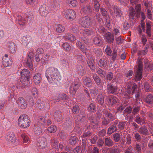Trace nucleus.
<instances>
[{"instance_id": "obj_31", "label": "nucleus", "mask_w": 153, "mask_h": 153, "mask_svg": "<svg viewBox=\"0 0 153 153\" xmlns=\"http://www.w3.org/2000/svg\"><path fill=\"white\" fill-rule=\"evenodd\" d=\"M98 65L101 67H105L107 65V61L105 59H101L99 61Z\"/></svg>"}, {"instance_id": "obj_35", "label": "nucleus", "mask_w": 153, "mask_h": 153, "mask_svg": "<svg viewBox=\"0 0 153 153\" xmlns=\"http://www.w3.org/2000/svg\"><path fill=\"white\" fill-rule=\"evenodd\" d=\"M117 129L116 124H114L113 126H111L110 127L108 128L107 133L111 134V133L116 131Z\"/></svg>"}, {"instance_id": "obj_64", "label": "nucleus", "mask_w": 153, "mask_h": 153, "mask_svg": "<svg viewBox=\"0 0 153 153\" xmlns=\"http://www.w3.org/2000/svg\"><path fill=\"white\" fill-rule=\"evenodd\" d=\"M59 98H60V99L65 100L67 99L68 98L67 96H66L65 94H62L60 95H59Z\"/></svg>"}, {"instance_id": "obj_14", "label": "nucleus", "mask_w": 153, "mask_h": 153, "mask_svg": "<svg viewBox=\"0 0 153 153\" xmlns=\"http://www.w3.org/2000/svg\"><path fill=\"white\" fill-rule=\"evenodd\" d=\"M17 102L18 104L19 107L22 109H25L26 108L27 105V101L23 97L19 98Z\"/></svg>"}, {"instance_id": "obj_19", "label": "nucleus", "mask_w": 153, "mask_h": 153, "mask_svg": "<svg viewBox=\"0 0 153 153\" xmlns=\"http://www.w3.org/2000/svg\"><path fill=\"white\" fill-rule=\"evenodd\" d=\"M83 83L87 87H91L92 85V82L90 78L84 76L83 77Z\"/></svg>"}, {"instance_id": "obj_12", "label": "nucleus", "mask_w": 153, "mask_h": 153, "mask_svg": "<svg viewBox=\"0 0 153 153\" xmlns=\"http://www.w3.org/2000/svg\"><path fill=\"white\" fill-rule=\"evenodd\" d=\"M7 49L9 52L13 54L15 53L17 47L16 44L12 41H10L8 43Z\"/></svg>"}, {"instance_id": "obj_33", "label": "nucleus", "mask_w": 153, "mask_h": 153, "mask_svg": "<svg viewBox=\"0 0 153 153\" xmlns=\"http://www.w3.org/2000/svg\"><path fill=\"white\" fill-rule=\"evenodd\" d=\"M56 31L59 33L63 32L65 30V28L61 25L59 24L57 25L56 27Z\"/></svg>"}, {"instance_id": "obj_49", "label": "nucleus", "mask_w": 153, "mask_h": 153, "mask_svg": "<svg viewBox=\"0 0 153 153\" xmlns=\"http://www.w3.org/2000/svg\"><path fill=\"white\" fill-rule=\"evenodd\" d=\"M87 63L89 66L90 67L91 69L93 70H95V68L94 66L92 61H90V60L88 59L87 61Z\"/></svg>"}, {"instance_id": "obj_6", "label": "nucleus", "mask_w": 153, "mask_h": 153, "mask_svg": "<svg viewBox=\"0 0 153 153\" xmlns=\"http://www.w3.org/2000/svg\"><path fill=\"white\" fill-rule=\"evenodd\" d=\"M140 4H137L135 6V9H134L133 7H130L129 10V16L130 18L136 16L138 17L140 15Z\"/></svg>"}, {"instance_id": "obj_63", "label": "nucleus", "mask_w": 153, "mask_h": 153, "mask_svg": "<svg viewBox=\"0 0 153 153\" xmlns=\"http://www.w3.org/2000/svg\"><path fill=\"white\" fill-rule=\"evenodd\" d=\"M117 50H114L113 53H112V58L113 60H114L115 59L117 56Z\"/></svg>"}, {"instance_id": "obj_4", "label": "nucleus", "mask_w": 153, "mask_h": 153, "mask_svg": "<svg viewBox=\"0 0 153 153\" xmlns=\"http://www.w3.org/2000/svg\"><path fill=\"white\" fill-rule=\"evenodd\" d=\"M18 124L20 127L25 128L30 126V123L27 116L21 115L18 120Z\"/></svg>"}, {"instance_id": "obj_29", "label": "nucleus", "mask_w": 153, "mask_h": 153, "mask_svg": "<svg viewBox=\"0 0 153 153\" xmlns=\"http://www.w3.org/2000/svg\"><path fill=\"white\" fill-rule=\"evenodd\" d=\"M151 22H149L146 23V33L148 36H151Z\"/></svg>"}, {"instance_id": "obj_60", "label": "nucleus", "mask_w": 153, "mask_h": 153, "mask_svg": "<svg viewBox=\"0 0 153 153\" xmlns=\"http://www.w3.org/2000/svg\"><path fill=\"white\" fill-rule=\"evenodd\" d=\"M105 51L107 55H110L111 53V48L109 46H107L105 50Z\"/></svg>"}, {"instance_id": "obj_48", "label": "nucleus", "mask_w": 153, "mask_h": 153, "mask_svg": "<svg viewBox=\"0 0 153 153\" xmlns=\"http://www.w3.org/2000/svg\"><path fill=\"white\" fill-rule=\"evenodd\" d=\"M97 73L100 76L105 77V71L100 68L98 69L97 71Z\"/></svg>"}, {"instance_id": "obj_18", "label": "nucleus", "mask_w": 153, "mask_h": 153, "mask_svg": "<svg viewBox=\"0 0 153 153\" xmlns=\"http://www.w3.org/2000/svg\"><path fill=\"white\" fill-rule=\"evenodd\" d=\"M76 44L77 47L79 48L81 51H82L83 52L85 53L86 55L88 56V51L86 48L85 47V45H82L81 42H80L79 41H77Z\"/></svg>"}, {"instance_id": "obj_32", "label": "nucleus", "mask_w": 153, "mask_h": 153, "mask_svg": "<svg viewBox=\"0 0 153 153\" xmlns=\"http://www.w3.org/2000/svg\"><path fill=\"white\" fill-rule=\"evenodd\" d=\"M21 137L23 143H28L30 141V138L28 135L25 133H23L21 135Z\"/></svg>"}, {"instance_id": "obj_22", "label": "nucleus", "mask_w": 153, "mask_h": 153, "mask_svg": "<svg viewBox=\"0 0 153 153\" xmlns=\"http://www.w3.org/2000/svg\"><path fill=\"white\" fill-rule=\"evenodd\" d=\"M63 37L64 39L69 40L71 41H74L76 39L75 36L69 33H65L63 36Z\"/></svg>"}, {"instance_id": "obj_52", "label": "nucleus", "mask_w": 153, "mask_h": 153, "mask_svg": "<svg viewBox=\"0 0 153 153\" xmlns=\"http://www.w3.org/2000/svg\"><path fill=\"white\" fill-rule=\"evenodd\" d=\"M51 142L53 146H55V147H58V143L59 141L57 140L55 138H53L51 139Z\"/></svg>"}, {"instance_id": "obj_10", "label": "nucleus", "mask_w": 153, "mask_h": 153, "mask_svg": "<svg viewBox=\"0 0 153 153\" xmlns=\"http://www.w3.org/2000/svg\"><path fill=\"white\" fill-rule=\"evenodd\" d=\"M79 23L83 27H88L91 23L90 18L88 16L82 17L80 19Z\"/></svg>"}, {"instance_id": "obj_38", "label": "nucleus", "mask_w": 153, "mask_h": 153, "mask_svg": "<svg viewBox=\"0 0 153 153\" xmlns=\"http://www.w3.org/2000/svg\"><path fill=\"white\" fill-rule=\"evenodd\" d=\"M93 78L96 83L97 85H100L101 84V80L99 76L96 74H94L93 75Z\"/></svg>"}, {"instance_id": "obj_15", "label": "nucleus", "mask_w": 153, "mask_h": 153, "mask_svg": "<svg viewBox=\"0 0 153 153\" xmlns=\"http://www.w3.org/2000/svg\"><path fill=\"white\" fill-rule=\"evenodd\" d=\"M42 80V77L40 73H36L33 75V81L36 85H38L40 83Z\"/></svg>"}, {"instance_id": "obj_1", "label": "nucleus", "mask_w": 153, "mask_h": 153, "mask_svg": "<svg viewBox=\"0 0 153 153\" xmlns=\"http://www.w3.org/2000/svg\"><path fill=\"white\" fill-rule=\"evenodd\" d=\"M46 76L49 83L52 84H56L61 79L57 71L53 68H49L46 71Z\"/></svg>"}, {"instance_id": "obj_25", "label": "nucleus", "mask_w": 153, "mask_h": 153, "mask_svg": "<svg viewBox=\"0 0 153 153\" xmlns=\"http://www.w3.org/2000/svg\"><path fill=\"white\" fill-rule=\"evenodd\" d=\"M38 91L37 89L36 88H31L29 92V94L32 97H36L37 96Z\"/></svg>"}, {"instance_id": "obj_27", "label": "nucleus", "mask_w": 153, "mask_h": 153, "mask_svg": "<svg viewBox=\"0 0 153 153\" xmlns=\"http://www.w3.org/2000/svg\"><path fill=\"white\" fill-rule=\"evenodd\" d=\"M93 41L95 45L97 46L101 45L102 44V40L100 37H95L93 39Z\"/></svg>"}, {"instance_id": "obj_43", "label": "nucleus", "mask_w": 153, "mask_h": 153, "mask_svg": "<svg viewBox=\"0 0 153 153\" xmlns=\"http://www.w3.org/2000/svg\"><path fill=\"white\" fill-rule=\"evenodd\" d=\"M67 3L72 7H75L76 5L77 1L76 0H68Z\"/></svg>"}, {"instance_id": "obj_47", "label": "nucleus", "mask_w": 153, "mask_h": 153, "mask_svg": "<svg viewBox=\"0 0 153 153\" xmlns=\"http://www.w3.org/2000/svg\"><path fill=\"white\" fill-rule=\"evenodd\" d=\"M83 34L84 36H85L86 35H90L91 34L93 33V32L92 31L90 30L88 28H86L85 29L83 30Z\"/></svg>"}, {"instance_id": "obj_26", "label": "nucleus", "mask_w": 153, "mask_h": 153, "mask_svg": "<svg viewBox=\"0 0 153 153\" xmlns=\"http://www.w3.org/2000/svg\"><path fill=\"white\" fill-rule=\"evenodd\" d=\"M107 89L108 90V93H114L116 91L117 88L116 87L112 86L111 84H108L107 85Z\"/></svg>"}, {"instance_id": "obj_53", "label": "nucleus", "mask_w": 153, "mask_h": 153, "mask_svg": "<svg viewBox=\"0 0 153 153\" xmlns=\"http://www.w3.org/2000/svg\"><path fill=\"white\" fill-rule=\"evenodd\" d=\"M104 114H105L106 117H108V118H110V119L113 120L115 118V116H114L113 115H112V114H111V113H108V112H107L105 111L104 112Z\"/></svg>"}, {"instance_id": "obj_50", "label": "nucleus", "mask_w": 153, "mask_h": 153, "mask_svg": "<svg viewBox=\"0 0 153 153\" xmlns=\"http://www.w3.org/2000/svg\"><path fill=\"white\" fill-rule=\"evenodd\" d=\"M105 143L108 146H111L113 142L110 138H107L105 139Z\"/></svg>"}, {"instance_id": "obj_3", "label": "nucleus", "mask_w": 153, "mask_h": 153, "mask_svg": "<svg viewBox=\"0 0 153 153\" xmlns=\"http://www.w3.org/2000/svg\"><path fill=\"white\" fill-rule=\"evenodd\" d=\"M135 67L137 71L135 74V80L138 81L140 80L142 77L143 64L142 59L139 58L137 60Z\"/></svg>"}, {"instance_id": "obj_56", "label": "nucleus", "mask_w": 153, "mask_h": 153, "mask_svg": "<svg viewBox=\"0 0 153 153\" xmlns=\"http://www.w3.org/2000/svg\"><path fill=\"white\" fill-rule=\"evenodd\" d=\"M146 70L149 71L152 70L153 69V65L152 63L149 64H147L146 65Z\"/></svg>"}, {"instance_id": "obj_17", "label": "nucleus", "mask_w": 153, "mask_h": 153, "mask_svg": "<svg viewBox=\"0 0 153 153\" xmlns=\"http://www.w3.org/2000/svg\"><path fill=\"white\" fill-rule=\"evenodd\" d=\"M104 38L107 42L111 43L113 42L114 39V35L109 32H107L106 33Z\"/></svg>"}, {"instance_id": "obj_54", "label": "nucleus", "mask_w": 153, "mask_h": 153, "mask_svg": "<svg viewBox=\"0 0 153 153\" xmlns=\"http://www.w3.org/2000/svg\"><path fill=\"white\" fill-rule=\"evenodd\" d=\"M95 106L94 104L91 103L90 104L88 107V109L91 111L94 112L95 110Z\"/></svg>"}, {"instance_id": "obj_9", "label": "nucleus", "mask_w": 153, "mask_h": 153, "mask_svg": "<svg viewBox=\"0 0 153 153\" xmlns=\"http://www.w3.org/2000/svg\"><path fill=\"white\" fill-rule=\"evenodd\" d=\"M34 55V53L33 51H31L28 54V56L26 62L27 65L31 70H33V66L32 61Z\"/></svg>"}, {"instance_id": "obj_5", "label": "nucleus", "mask_w": 153, "mask_h": 153, "mask_svg": "<svg viewBox=\"0 0 153 153\" xmlns=\"http://www.w3.org/2000/svg\"><path fill=\"white\" fill-rule=\"evenodd\" d=\"M20 81L25 85H27L30 78V72L27 69H24L20 72Z\"/></svg>"}, {"instance_id": "obj_21", "label": "nucleus", "mask_w": 153, "mask_h": 153, "mask_svg": "<svg viewBox=\"0 0 153 153\" xmlns=\"http://www.w3.org/2000/svg\"><path fill=\"white\" fill-rule=\"evenodd\" d=\"M39 12L41 16L44 17H46L48 13V8H46L45 6L40 7Z\"/></svg>"}, {"instance_id": "obj_13", "label": "nucleus", "mask_w": 153, "mask_h": 153, "mask_svg": "<svg viewBox=\"0 0 153 153\" xmlns=\"http://www.w3.org/2000/svg\"><path fill=\"white\" fill-rule=\"evenodd\" d=\"M49 101L48 100H46L45 101L38 100L36 101V105L39 109H41L44 108L46 105H49Z\"/></svg>"}, {"instance_id": "obj_7", "label": "nucleus", "mask_w": 153, "mask_h": 153, "mask_svg": "<svg viewBox=\"0 0 153 153\" xmlns=\"http://www.w3.org/2000/svg\"><path fill=\"white\" fill-rule=\"evenodd\" d=\"M8 144L10 146L16 144V137L13 133H8L5 137Z\"/></svg>"}, {"instance_id": "obj_61", "label": "nucleus", "mask_w": 153, "mask_h": 153, "mask_svg": "<svg viewBox=\"0 0 153 153\" xmlns=\"http://www.w3.org/2000/svg\"><path fill=\"white\" fill-rule=\"evenodd\" d=\"M133 73V71L130 70L126 73L125 75L127 77H130L131 76H132Z\"/></svg>"}, {"instance_id": "obj_34", "label": "nucleus", "mask_w": 153, "mask_h": 153, "mask_svg": "<svg viewBox=\"0 0 153 153\" xmlns=\"http://www.w3.org/2000/svg\"><path fill=\"white\" fill-rule=\"evenodd\" d=\"M82 10L85 14H88L91 12V7L89 5H87L83 7Z\"/></svg>"}, {"instance_id": "obj_24", "label": "nucleus", "mask_w": 153, "mask_h": 153, "mask_svg": "<svg viewBox=\"0 0 153 153\" xmlns=\"http://www.w3.org/2000/svg\"><path fill=\"white\" fill-rule=\"evenodd\" d=\"M18 20L19 21V24L20 25H24L27 23L28 21L27 17H23L21 16H18Z\"/></svg>"}, {"instance_id": "obj_42", "label": "nucleus", "mask_w": 153, "mask_h": 153, "mask_svg": "<svg viewBox=\"0 0 153 153\" xmlns=\"http://www.w3.org/2000/svg\"><path fill=\"white\" fill-rule=\"evenodd\" d=\"M97 102L100 104L102 105L104 102V97L102 95H99L97 98Z\"/></svg>"}, {"instance_id": "obj_57", "label": "nucleus", "mask_w": 153, "mask_h": 153, "mask_svg": "<svg viewBox=\"0 0 153 153\" xmlns=\"http://www.w3.org/2000/svg\"><path fill=\"white\" fill-rule=\"evenodd\" d=\"M90 91L91 94L93 96H95L98 93V90L96 89H91Z\"/></svg>"}, {"instance_id": "obj_51", "label": "nucleus", "mask_w": 153, "mask_h": 153, "mask_svg": "<svg viewBox=\"0 0 153 153\" xmlns=\"http://www.w3.org/2000/svg\"><path fill=\"white\" fill-rule=\"evenodd\" d=\"M100 11L103 16H106L107 17L110 18L109 16H108V13L105 8H101Z\"/></svg>"}, {"instance_id": "obj_44", "label": "nucleus", "mask_w": 153, "mask_h": 153, "mask_svg": "<svg viewBox=\"0 0 153 153\" xmlns=\"http://www.w3.org/2000/svg\"><path fill=\"white\" fill-rule=\"evenodd\" d=\"M50 56L49 55H45L43 56L42 58L41 59V61L43 63L46 62L49 60L50 59Z\"/></svg>"}, {"instance_id": "obj_46", "label": "nucleus", "mask_w": 153, "mask_h": 153, "mask_svg": "<svg viewBox=\"0 0 153 153\" xmlns=\"http://www.w3.org/2000/svg\"><path fill=\"white\" fill-rule=\"evenodd\" d=\"M113 137L114 140L116 142H117L120 139V134L119 133H115V134L113 135Z\"/></svg>"}, {"instance_id": "obj_16", "label": "nucleus", "mask_w": 153, "mask_h": 153, "mask_svg": "<svg viewBox=\"0 0 153 153\" xmlns=\"http://www.w3.org/2000/svg\"><path fill=\"white\" fill-rule=\"evenodd\" d=\"M79 85L77 81H75L71 85L70 88V91L71 93L73 94H74L78 89Z\"/></svg>"}, {"instance_id": "obj_55", "label": "nucleus", "mask_w": 153, "mask_h": 153, "mask_svg": "<svg viewBox=\"0 0 153 153\" xmlns=\"http://www.w3.org/2000/svg\"><path fill=\"white\" fill-rule=\"evenodd\" d=\"M151 7L147 10V17L151 19L152 18V14L151 12Z\"/></svg>"}, {"instance_id": "obj_2", "label": "nucleus", "mask_w": 153, "mask_h": 153, "mask_svg": "<svg viewBox=\"0 0 153 153\" xmlns=\"http://www.w3.org/2000/svg\"><path fill=\"white\" fill-rule=\"evenodd\" d=\"M132 86V93H134L136 89H137V85L135 83H128V87L127 89H126L125 91L123 93V97L126 99L130 98L131 94H132V89L131 87Z\"/></svg>"}, {"instance_id": "obj_36", "label": "nucleus", "mask_w": 153, "mask_h": 153, "mask_svg": "<svg viewBox=\"0 0 153 153\" xmlns=\"http://www.w3.org/2000/svg\"><path fill=\"white\" fill-rule=\"evenodd\" d=\"M117 98L115 97L111 96L109 99L108 104L110 105H113L117 102Z\"/></svg>"}, {"instance_id": "obj_28", "label": "nucleus", "mask_w": 153, "mask_h": 153, "mask_svg": "<svg viewBox=\"0 0 153 153\" xmlns=\"http://www.w3.org/2000/svg\"><path fill=\"white\" fill-rule=\"evenodd\" d=\"M114 13L116 17H121L122 15V12L120 10L119 8L117 7H114Z\"/></svg>"}, {"instance_id": "obj_8", "label": "nucleus", "mask_w": 153, "mask_h": 153, "mask_svg": "<svg viewBox=\"0 0 153 153\" xmlns=\"http://www.w3.org/2000/svg\"><path fill=\"white\" fill-rule=\"evenodd\" d=\"M64 15L67 19L69 20H74L76 17V13L75 11L71 9L65 10Z\"/></svg>"}, {"instance_id": "obj_20", "label": "nucleus", "mask_w": 153, "mask_h": 153, "mask_svg": "<svg viewBox=\"0 0 153 153\" xmlns=\"http://www.w3.org/2000/svg\"><path fill=\"white\" fill-rule=\"evenodd\" d=\"M2 64L4 67L11 66L12 61L10 59L7 57H3L2 59Z\"/></svg>"}, {"instance_id": "obj_41", "label": "nucleus", "mask_w": 153, "mask_h": 153, "mask_svg": "<svg viewBox=\"0 0 153 153\" xmlns=\"http://www.w3.org/2000/svg\"><path fill=\"white\" fill-rule=\"evenodd\" d=\"M47 130L48 132L52 133L56 132V126H51L48 128Z\"/></svg>"}, {"instance_id": "obj_58", "label": "nucleus", "mask_w": 153, "mask_h": 153, "mask_svg": "<svg viewBox=\"0 0 153 153\" xmlns=\"http://www.w3.org/2000/svg\"><path fill=\"white\" fill-rule=\"evenodd\" d=\"M39 123H41V124L44 125L45 123V118L41 117L38 119Z\"/></svg>"}, {"instance_id": "obj_59", "label": "nucleus", "mask_w": 153, "mask_h": 153, "mask_svg": "<svg viewBox=\"0 0 153 153\" xmlns=\"http://www.w3.org/2000/svg\"><path fill=\"white\" fill-rule=\"evenodd\" d=\"M79 107L78 105H76L74 106L73 109V112L74 113H77L79 112Z\"/></svg>"}, {"instance_id": "obj_45", "label": "nucleus", "mask_w": 153, "mask_h": 153, "mask_svg": "<svg viewBox=\"0 0 153 153\" xmlns=\"http://www.w3.org/2000/svg\"><path fill=\"white\" fill-rule=\"evenodd\" d=\"M64 49L66 50V51H68L70 50L71 49V47L70 45L67 42L63 44L62 45Z\"/></svg>"}, {"instance_id": "obj_39", "label": "nucleus", "mask_w": 153, "mask_h": 153, "mask_svg": "<svg viewBox=\"0 0 153 153\" xmlns=\"http://www.w3.org/2000/svg\"><path fill=\"white\" fill-rule=\"evenodd\" d=\"M76 138L77 137L75 136L71 137L69 141V143L71 145H75L76 142Z\"/></svg>"}, {"instance_id": "obj_23", "label": "nucleus", "mask_w": 153, "mask_h": 153, "mask_svg": "<svg viewBox=\"0 0 153 153\" xmlns=\"http://www.w3.org/2000/svg\"><path fill=\"white\" fill-rule=\"evenodd\" d=\"M34 133L37 135L41 134L42 132L41 126L38 124L34 125Z\"/></svg>"}, {"instance_id": "obj_11", "label": "nucleus", "mask_w": 153, "mask_h": 153, "mask_svg": "<svg viewBox=\"0 0 153 153\" xmlns=\"http://www.w3.org/2000/svg\"><path fill=\"white\" fill-rule=\"evenodd\" d=\"M38 145L39 148L46 149L48 147L47 140L44 137H42L38 142Z\"/></svg>"}, {"instance_id": "obj_30", "label": "nucleus", "mask_w": 153, "mask_h": 153, "mask_svg": "<svg viewBox=\"0 0 153 153\" xmlns=\"http://www.w3.org/2000/svg\"><path fill=\"white\" fill-rule=\"evenodd\" d=\"M62 114L59 111L56 112L54 115V118L57 121L61 120L62 118Z\"/></svg>"}, {"instance_id": "obj_62", "label": "nucleus", "mask_w": 153, "mask_h": 153, "mask_svg": "<svg viewBox=\"0 0 153 153\" xmlns=\"http://www.w3.org/2000/svg\"><path fill=\"white\" fill-rule=\"evenodd\" d=\"M125 123L122 122L119 123L118 125V128L120 129H123L124 128L125 126Z\"/></svg>"}, {"instance_id": "obj_37", "label": "nucleus", "mask_w": 153, "mask_h": 153, "mask_svg": "<svg viewBox=\"0 0 153 153\" xmlns=\"http://www.w3.org/2000/svg\"><path fill=\"white\" fill-rule=\"evenodd\" d=\"M100 0H94V9L97 12L99 11L100 5L99 3V1Z\"/></svg>"}, {"instance_id": "obj_40", "label": "nucleus", "mask_w": 153, "mask_h": 153, "mask_svg": "<svg viewBox=\"0 0 153 153\" xmlns=\"http://www.w3.org/2000/svg\"><path fill=\"white\" fill-rule=\"evenodd\" d=\"M146 102L148 103H152L153 102V95H148L146 98Z\"/></svg>"}]
</instances>
